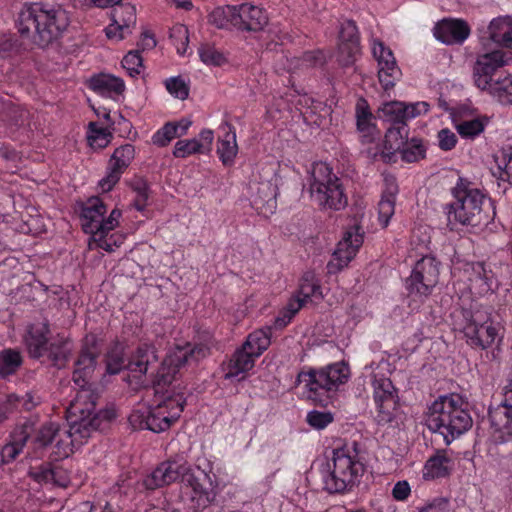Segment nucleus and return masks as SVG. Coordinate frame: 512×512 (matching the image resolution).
Wrapping results in <instances>:
<instances>
[{
	"mask_svg": "<svg viewBox=\"0 0 512 512\" xmlns=\"http://www.w3.org/2000/svg\"><path fill=\"white\" fill-rule=\"evenodd\" d=\"M234 28L240 32L257 33L265 29L269 23L267 11L250 2L233 5Z\"/></svg>",
	"mask_w": 512,
	"mask_h": 512,
	"instance_id": "obj_17",
	"label": "nucleus"
},
{
	"mask_svg": "<svg viewBox=\"0 0 512 512\" xmlns=\"http://www.w3.org/2000/svg\"><path fill=\"white\" fill-rule=\"evenodd\" d=\"M383 117L386 121L390 122L391 125H401L406 124L407 116L405 111V103L399 101H392L384 103L380 109Z\"/></svg>",
	"mask_w": 512,
	"mask_h": 512,
	"instance_id": "obj_41",
	"label": "nucleus"
},
{
	"mask_svg": "<svg viewBox=\"0 0 512 512\" xmlns=\"http://www.w3.org/2000/svg\"><path fill=\"white\" fill-rule=\"evenodd\" d=\"M256 359L254 355L241 346L233 353L227 364L225 379L243 380L246 373L254 367Z\"/></svg>",
	"mask_w": 512,
	"mask_h": 512,
	"instance_id": "obj_27",
	"label": "nucleus"
},
{
	"mask_svg": "<svg viewBox=\"0 0 512 512\" xmlns=\"http://www.w3.org/2000/svg\"><path fill=\"white\" fill-rule=\"evenodd\" d=\"M454 468V461L445 449L436 450L430 456L423 467L422 475L425 480H436L447 478Z\"/></svg>",
	"mask_w": 512,
	"mask_h": 512,
	"instance_id": "obj_24",
	"label": "nucleus"
},
{
	"mask_svg": "<svg viewBox=\"0 0 512 512\" xmlns=\"http://www.w3.org/2000/svg\"><path fill=\"white\" fill-rule=\"evenodd\" d=\"M363 243V234L360 228L352 226L347 229L343 238L338 242L332 255V259L327 264L329 274H336L348 266L349 262L355 257L358 249Z\"/></svg>",
	"mask_w": 512,
	"mask_h": 512,
	"instance_id": "obj_15",
	"label": "nucleus"
},
{
	"mask_svg": "<svg viewBox=\"0 0 512 512\" xmlns=\"http://www.w3.org/2000/svg\"><path fill=\"white\" fill-rule=\"evenodd\" d=\"M165 87L175 98L185 100L189 96V87L180 76L167 79L165 81Z\"/></svg>",
	"mask_w": 512,
	"mask_h": 512,
	"instance_id": "obj_55",
	"label": "nucleus"
},
{
	"mask_svg": "<svg viewBox=\"0 0 512 512\" xmlns=\"http://www.w3.org/2000/svg\"><path fill=\"white\" fill-rule=\"evenodd\" d=\"M307 304L304 299L297 296L296 298L291 299L286 308L283 315V318H278L276 323L279 321L283 322V325H286L291 321V319L295 316V314L305 305Z\"/></svg>",
	"mask_w": 512,
	"mask_h": 512,
	"instance_id": "obj_59",
	"label": "nucleus"
},
{
	"mask_svg": "<svg viewBox=\"0 0 512 512\" xmlns=\"http://www.w3.org/2000/svg\"><path fill=\"white\" fill-rule=\"evenodd\" d=\"M350 377V368L344 362H336L319 369L310 368L297 375L296 383L304 384L307 397L314 402L323 403V396L329 398Z\"/></svg>",
	"mask_w": 512,
	"mask_h": 512,
	"instance_id": "obj_8",
	"label": "nucleus"
},
{
	"mask_svg": "<svg viewBox=\"0 0 512 512\" xmlns=\"http://www.w3.org/2000/svg\"><path fill=\"white\" fill-rule=\"evenodd\" d=\"M50 324L47 319L40 323L27 325L23 336V343L29 356L32 359L41 360L46 354V347L49 344Z\"/></svg>",
	"mask_w": 512,
	"mask_h": 512,
	"instance_id": "obj_20",
	"label": "nucleus"
},
{
	"mask_svg": "<svg viewBox=\"0 0 512 512\" xmlns=\"http://www.w3.org/2000/svg\"><path fill=\"white\" fill-rule=\"evenodd\" d=\"M485 123L476 118L460 122L457 126V132L463 138L473 139L484 131Z\"/></svg>",
	"mask_w": 512,
	"mask_h": 512,
	"instance_id": "obj_50",
	"label": "nucleus"
},
{
	"mask_svg": "<svg viewBox=\"0 0 512 512\" xmlns=\"http://www.w3.org/2000/svg\"><path fill=\"white\" fill-rule=\"evenodd\" d=\"M464 324L461 327L466 343L474 348L486 350L494 343H500L502 337L499 335L500 328L489 315H482L479 311H463Z\"/></svg>",
	"mask_w": 512,
	"mask_h": 512,
	"instance_id": "obj_11",
	"label": "nucleus"
},
{
	"mask_svg": "<svg viewBox=\"0 0 512 512\" xmlns=\"http://www.w3.org/2000/svg\"><path fill=\"white\" fill-rule=\"evenodd\" d=\"M489 420L495 431L512 435V378L504 388L501 402L490 407Z\"/></svg>",
	"mask_w": 512,
	"mask_h": 512,
	"instance_id": "obj_21",
	"label": "nucleus"
},
{
	"mask_svg": "<svg viewBox=\"0 0 512 512\" xmlns=\"http://www.w3.org/2000/svg\"><path fill=\"white\" fill-rule=\"evenodd\" d=\"M89 88L100 96L115 99L125 91V83L120 77L101 73L90 78Z\"/></svg>",
	"mask_w": 512,
	"mask_h": 512,
	"instance_id": "obj_26",
	"label": "nucleus"
},
{
	"mask_svg": "<svg viewBox=\"0 0 512 512\" xmlns=\"http://www.w3.org/2000/svg\"><path fill=\"white\" fill-rule=\"evenodd\" d=\"M24 362L21 352L15 348H5L0 351V378L8 379L15 375Z\"/></svg>",
	"mask_w": 512,
	"mask_h": 512,
	"instance_id": "obj_31",
	"label": "nucleus"
},
{
	"mask_svg": "<svg viewBox=\"0 0 512 512\" xmlns=\"http://www.w3.org/2000/svg\"><path fill=\"white\" fill-rule=\"evenodd\" d=\"M127 362L124 353V347L120 343H115L106 355V369L109 374H117L123 368H127Z\"/></svg>",
	"mask_w": 512,
	"mask_h": 512,
	"instance_id": "obj_40",
	"label": "nucleus"
},
{
	"mask_svg": "<svg viewBox=\"0 0 512 512\" xmlns=\"http://www.w3.org/2000/svg\"><path fill=\"white\" fill-rule=\"evenodd\" d=\"M198 53L201 61L206 65L221 66L226 62L224 55L210 44H202Z\"/></svg>",
	"mask_w": 512,
	"mask_h": 512,
	"instance_id": "obj_49",
	"label": "nucleus"
},
{
	"mask_svg": "<svg viewBox=\"0 0 512 512\" xmlns=\"http://www.w3.org/2000/svg\"><path fill=\"white\" fill-rule=\"evenodd\" d=\"M451 193L454 201L444 206L447 226L451 231L458 226H486L494 218L491 199L467 179L459 177Z\"/></svg>",
	"mask_w": 512,
	"mask_h": 512,
	"instance_id": "obj_3",
	"label": "nucleus"
},
{
	"mask_svg": "<svg viewBox=\"0 0 512 512\" xmlns=\"http://www.w3.org/2000/svg\"><path fill=\"white\" fill-rule=\"evenodd\" d=\"M364 473L359 444L356 441L345 443L332 451L331 460L322 472L323 489L329 494L349 493L359 485Z\"/></svg>",
	"mask_w": 512,
	"mask_h": 512,
	"instance_id": "obj_5",
	"label": "nucleus"
},
{
	"mask_svg": "<svg viewBox=\"0 0 512 512\" xmlns=\"http://www.w3.org/2000/svg\"><path fill=\"white\" fill-rule=\"evenodd\" d=\"M271 343V329H258L251 332L246 341L242 344L244 349L258 358L270 346Z\"/></svg>",
	"mask_w": 512,
	"mask_h": 512,
	"instance_id": "obj_34",
	"label": "nucleus"
},
{
	"mask_svg": "<svg viewBox=\"0 0 512 512\" xmlns=\"http://www.w3.org/2000/svg\"><path fill=\"white\" fill-rule=\"evenodd\" d=\"M372 53L378 64V78L385 90L392 88L401 77V70L397 65L392 50L380 40H374Z\"/></svg>",
	"mask_w": 512,
	"mask_h": 512,
	"instance_id": "obj_19",
	"label": "nucleus"
},
{
	"mask_svg": "<svg viewBox=\"0 0 512 512\" xmlns=\"http://www.w3.org/2000/svg\"><path fill=\"white\" fill-rule=\"evenodd\" d=\"M29 438V432L24 428L15 430L11 435V440L1 450L3 463H10L22 452Z\"/></svg>",
	"mask_w": 512,
	"mask_h": 512,
	"instance_id": "obj_33",
	"label": "nucleus"
},
{
	"mask_svg": "<svg viewBox=\"0 0 512 512\" xmlns=\"http://www.w3.org/2000/svg\"><path fill=\"white\" fill-rule=\"evenodd\" d=\"M16 26L22 38L46 48L62 37L69 26V17L60 5L34 2L22 7Z\"/></svg>",
	"mask_w": 512,
	"mask_h": 512,
	"instance_id": "obj_2",
	"label": "nucleus"
},
{
	"mask_svg": "<svg viewBox=\"0 0 512 512\" xmlns=\"http://www.w3.org/2000/svg\"><path fill=\"white\" fill-rule=\"evenodd\" d=\"M399 151L402 160L407 163L417 162L426 156V146L420 138L406 139Z\"/></svg>",
	"mask_w": 512,
	"mask_h": 512,
	"instance_id": "obj_38",
	"label": "nucleus"
},
{
	"mask_svg": "<svg viewBox=\"0 0 512 512\" xmlns=\"http://www.w3.org/2000/svg\"><path fill=\"white\" fill-rule=\"evenodd\" d=\"M468 23L462 19H444L434 28V36L446 45L462 44L470 35Z\"/></svg>",
	"mask_w": 512,
	"mask_h": 512,
	"instance_id": "obj_23",
	"label": "nucleus"
},
{
	"mask_svg": "<svg viewBox=\"0 0 512 512\" xmlns=\"http://www.w3.org/2000/svg\"><path fill=\"white\" fill-rule=\"evenodd\" d=\"M208 349L203 345L187 344L183 347H176L162 362L158 371L160 381L164 384H171L175 380L180 368L190 363H197L206 357Z\"/></svg>",
	"mask_w": 512,
	"mask_h": 512,
	"instance_id": "obj_13",
	"label": "nucleus"
},
{
	"mask_svg": "<svg viewBox=\"0 0 512 512\" xmlns=\"http://www.w3.org/2000/svg\"><path fill=\"white\" fill-rule=\"evenodd\" d=\"M439 266L440 262L435 257L426 255L415 263L411 274L424 280L428 285L436 287L439 282Z\"/></svg>",
	"mask_w": 512,
	"mask_h": 512,
	"instance_id": "obj_29",
	"label": "nucleus"
},
{
	"mask_svg": "<svg viewBox=\"0 0 512 512\" xmlns=\"http://www.w3.org/2000/svg\"><path fill=\"white\" fill-rule=\"evenodd\" d=\"M482 47L494 49L512 48V17L509 15L493 18L488 26L478 29Z\"/></svg>",
	"mask_w": 512,
	"mask_h": 512,
	"instance_id": "obj_16",
	"label": "nucleus"
},
{
	"mask_svg": "<svg viewBox=\"0 0 512 512\" xmlns=\"http://www.w3.org/2000/svg\"><path fill=\"white\" fill-rule=\"evenodd\" d=\"M15 410H19L18 395L13 393L0 395V422Z\"/></svg>",
	"mask_w": 512,
	"mask_h": 512,
	"instance_id": "obj_56",
	"label": "nucleus"
},
{
	"mask_svg": "<svg viewBox=\"0 0 512 512\" xmlns=\"http://www.w3.org/2000/svg\"><path fill=\"white\" fill-rule=\"evenodd\" d=\"M170 37L173 40H179L180 44L174 43L177 48V52L179 54H184L186 52L188 42H189V36H188V29L184 25H176L172 28Z\"/></svg>",
	"mask_w": 512,
	"mask_h": 512,
	"instance_id": "obj_58",
	"label": "nucleus"
},
{
	"mask_svg": "<svg viewBox=\"0 0 512 512\" xmlns=\"http://www.w3.org/2000/svg\"><path fill=\"white\" fill-rule=\"evenodd\" d=\"M397 186L394 181L389 185L388 192L383 193L378 203L379 222L382 227H387L395 212V198Z\"/></svg>",
	"mask_w": 512,
	"mask_h": 512,
	"instance_id": "obj_36",
	"label": "nucleus"
},
{
	"mask_svg": "<svg viewBox=\"0 0 512 512\" xmlns=\"http://www.w3.org/2000/svg\"><path fill=\"white\" fill-rule=\"evenodd\" d=\"M310 198L321 209L341 210L347 205V196L341 180L324 162L313 163L308 177Z\"/></svg>",
	"mask_w": 512,
	"mask_h": 512,
	"instance_id": "obj_7",
	"label": "nucleus"
},
{
	"mask_svg": "<svg viewBox=\"0 0 512 512\" xmlns=\"http://www.w3.org/2000/svg\"><path fill=\"white\" fill-rule=\"evenodd\" d=\"M488 93L502 104H512V75L497 78Z\"/></svg>",
	"mask_w": 512,
	"mask_h": 512,
	"instance_id": "obj_42",
	"label": "nucleus"
},
{
	"mask_svg": "<svg viewBox=\"0 0 512 512\" xmlns=\"http://www.w3.org/2000/svg\"><path fill=\"white\" fill-rule=\"evenodd\" d=\"M234 10L233 5L215 8L208 16L209 23L219 29L234 28Z\"/></svg>",
	"mask_w": 512,
	"mask_h": 512,
	"instance_id": "obj_44",
	"label": "nucleus"
},
{
	"mask_svg": "<svg viewBox=\"0 0 512 512\" xmlns=\"http://www.w3.org/2000/svg\"><path fill=\"white\" fill-rule=\"evenodd\" d=\"M198 139H185L176 142L173 156L176 158H187L194 154H204Z\"/></svg>",
	"mask_w": 512,
	"mask_h": 512,
	"instance_id": "obj_47",
	"label": "nucleus"
},
{
	"mask_svg": "<svg viewBox=\"0 0 512 512\" xmlns=\"http://www.w3.org/2000/svg\"><path fill=\"white\" fill-rule=\"evenodd\" d=\"M100 355L97 339L94 335L86 336L79 352L78 358L74 364L72 380L79 390L75 397H78L83 390H87L93 394L91 413H97L96 404L99 395L92 388L91 378L97 365V358Z\"/></svg>",
	"mask_w": 512,
	"mask_h": 512,
	"instance_id": "obj_10",
	"label": "nucleus"
},
{
	"mask_svg": "<svg viewBox=\"0 0 512 512\" xmlns=\"http://www.w3.org/2000/svg\"><path fill=\"white\" fill-rule=\"evenodd\" d=\"M300 60L305 67H317L325 63V56L321 51H308L303 54Z\"/></svg>",
	"mask_w": 512,
	"mask_h": 512,
	"instance_id": "obj_63",
	"label": "nucleus"
},
{
	"mask_svg": "<svg viewBox=\"0 0 512 512\" xmlns=\"http://www.w3.org/2000/svg\"><path fill=\"white\" fill-rule=\"evenodd\" d=\"M512 161V146L507 145L501 148L498 154L495 155V162L498 168L506 170L509 163Z\"/></svg>",
	"mask_w": 512,
	"mask_h": 512,
	"instance_id": "obj_64",
	"label": "nucleus"
},
{
	"mask_svg": "<svg viewBox=\"0 0 512 512\" xmlns=\"http://www.w3.org/2000/svg\"><path fill=\"white\" fill-rule=\"evenodd\" d=\"M178 137L180 136L177 127L174 126L173 122H168L153 135L152 142L159 147H165Z\"/></svg>",
	"mask_w": 512,
	"mask_h": 512,
	"instance_id": "obj_53",
	"label": "nucleus"
},
{
	"mask_svg": "<svg viewBox=\"0 0 512 512\" xmlns=\"http://www.w3.org/2000/svg\"><path fill=\"white\" fill-rule=\"evenodd\" d=\"M186 405L184 392L168 395L158 405L149 408L145 413L135 412L130 416L131 423L138 422L140 429H148L155 433L168 430L176 422Z\"/></svg>",
	"mask_w": 512,
	"mask_h": 512,
	"instance_id": "obj_9",
	"label": "nucleus"
},
{
	"mask_svg": "<svg viewBox=\"0 0 512 512\" xmlns=\"http://www.w3.org/2000/svg\"><path fill=\"white\" fill-rule=\"evenodd\" d=\"M439 148L443 151L452 150L457 144V136L450 129H441L437 135Z\"/></svg>",
	"mask_w": 512,
	"mask_h": 512,
	"instance_id": "obj_60",
	"label": "nucleus"
},
{
	"mask_svg": "<svg viewBox=\"0 0 512 512\" xmlns=\"http://www.w3.org/2000/svg\"><path fill=\"white\" fill-rule=\"evenodd\" d=\"M409 128L407 124L391 125L385 134L386 147L392 150H399L408 139Z\"/></svg>",
	"mask_w": 512,
	"mask_h": 512,
	"instance_id": "obj_43",
	"label": "nucleus"
},
{
	"mask_svg": "<svg viewBox=\"0 0 512 512\" xmlns=\"http://www.w3.org/2000/svg\"><path fill=\"white\" fill-rule=\"evenodd\" d=\"M122 67L131 77L140 75L143 69V60L138 50L129 51L122 59Z\"/></svg>",
	"mask_w": 512,
	"mask_h": 512,
	"instance_id": "obj_52",
	"label": "nucleus"
},
{
	"mask_svg": "<svg viewBox=\"0 0 512 512\" xmlns=\"http://www.w3.org/2000/svg\"><path fill=\"white\" fill-rule=\"evenodd\" d=\"M434 288L413 274H410L405 280V289L408 295L420 302H424L432 294Z\"/></svg>",
	"mask_w": 512,
	"mask_h": 512,
	"instance_id": "obj_39",
	"label": "nucleus"
},
{
	"mask_svg": "<svg viewBox=\"0 0 512 512\" xmlns=\"http://www.w3.org/2000/svg\"><path fill=\"white\" fill-rule=\"evenodd\" d=\"M343 42L360 45L358 28L352 20H345L341 23L339 43Z\"/></svg>",
	"mask_w": 512,
	"mask_h": 512,
	"instance_id": "obj_54",
	"label": "nucleus"
},
{
	"mask_svg": "<svg viewBox=\"0 0 512 512\" xmlns=\"http://www.w3.org/2000/svg\"><path fill=\"white\" fill-rule=\"evenodd\" d=\"M158 362L156 349L152 345H140L134 355L127 362V369L132 373L145 375Z\"/></svg>",
	"mask_w": 512,
	"mask_h": 512,
	"instance_id": "obj_28",
	"label": "nucleus"
},
{
	"mask_svg": "<svg viewBox=\"0 0 512 512\" xmlns=\"http://www.w3.org/2000/svg\"><path fill=\"white\" fill-rule=\"evenodd\" d=\"M306 421L312 428L322 430L334 421V413L330 411L312 410L307 413Z\"/></svg>",
	"mask_w": 512,
	"mask_h": 512,
	"instance_id": "obj_51",
	"label": "nucleus"
},
{
	"mask_svg": "<svg viewBox=\"0 0 512 512\" xmlns=\"http://www.w3.org/2000/svg\"><path fill=\"white\" fill-rule=\"evenodd\" d=\"M298 296L304 299L306 303H318L323 299L321 286L314 272L307 271L303 274Z\"/></svg>",
	"mask_w": 512,
	"mask_h": 512,
	"instance_id": "obj_32",
	"label": "nucleus"
},
{
	"mask_svg": "<svg viewBox=\"0 0 512 512\" xmlns=\"http://www.w3.org/2000/svg\"><path fill=\"white\" fill-rule=\"evenodd\" d=\"M128 11V18L122 19V23H119L117 19H114V23L110 24L106 29V36L109 39L120 41L125 38L126 34L131 33V26L136 23L135 7L132 5H126L122 10Z\"/></svg>",
	"mask_w": 512,
	"mask_h": 512,
	"instance_id": "obj_35",
	"label": "nucleus"
},
{
	"mask_svg": "<svg viewBox=\"0 0 512 512\" xmlns=\"http://www.w3.org/2000/svg\"><path fill=\"white\" fill-rule=\"evenodd\" d=\"M93 397L91 392L83 390L67 409L69 427H61L55 422L45 423L37 431L34 444L39 448L53 447L55 459L67 458L73 448L84 444L103 422H110L116 417L113 409L91 413Z\"/></svg>",
	"mask_w": 512,
	"mask_h": 512,
	"instance_id": "obj_1",
	"label": "nucleus"
},
{
	"mask_svg": "<svg viewBox=\"0 0 512 512\" xmlns=\"http://www.w3.org/2000/svg\"><path fill=\"white\" fill-rule=\"evenodd\" d=\"M18 402L19 409L31 411L42 402V398L36 392L29 391L23 396H18Z\"/></svg>",
	"mask_w": 512,
	"mask_h": 512,
	"instance_id": "obj_61",
	"label": "nucleus"
},
{
	"mask_svg": "<svg viewBox=\"0 0 512 512\" xmlns=\"http://www.w3.org/2000/svg\"><path fill=\"white\" fill-rule=\"evenodd\" d=\"M355 116L358 131L364 137H371L375 131V125L372 122L373 114L364 99H360L357 102Z\"/></svg>",
	"mask_w": 512,
	"mask_h": 512,
	"instance_id": "obj_37",
	"label": "nucleus"
},
{
	"mask_svg": "<svg viewBox=\"0 0 512 512\" xmlns=\"http://www.w3.org/2000/svg\"><path fill=\"white\" fill-rule=\"evenodd\" d=\"M427 428L443 436L446 445L466 433L473 424L468 403L459 394L439 397L428 408Z\"/></svg>",
	"mask_w": 512,
	"mask_h": 512,
	"instance_id": "obj_6",
	"label": "nucleus"
},
{
	"mask_svg": "<svg viewBox=\"0 0 512 512\" xmlns=\"http://www.w3.org/2000/svg\"><path fill=\"white\" fill-rule=\"evenodd\" d=\"M134 157L135 147L132 144L126 143L114 150L108 162L106 176L98 183L103 192H109L113 189Z\"/></svg>",
	"mask_w": 512,
	"mask_h": 512,
	"instance_id": "obj_18",
	"label": "nucleus"
},
{
	"mask_svg": "<svg viewBox=\"0 0 512 512\" xmlns=\"http://www.w3.org/2000/svg\"><path fill=\"white\" fill-rule=\"evenodd\" d=\"M107 211L106 205L98 197L88 199L87 204L81 211V226L86 234L91 236L99 235L104 231V214Z\"/></svg>",
	"mask_w": 512,
	"mask_h": 512,
	"instance_id": "obj_22",
	"label": "nucleus"
},
{
	"mask_svg": "<svg viewBox=\"0 0 512 512\" xmlns=\"http://www.w3.org/2000/svg\"><path fill=\"white\" fill-rule=\"evenodd\" d=\"M136 194L133 205L138 211H143L148 205L150 187L147 181L141 177L134 178L130 184Z\"/></svg>",
	"mask_w": 512,
	"mask_h": 512,
	"instance_id": "obj_45",
	"label": "nucleus"
},
{
	"mask_svg": "<svg viewBox=\"0 0 512 512\" xmlns=\"http://www.w3.org/2000/svg\"><path fill=\"white\" fill-rule=\"evenodd\" d=\"M21 50V43L13 36L0 37V56L2 58H9L18 54Z\"/></svg>",
	"mask_w": 512,
	"mask_h": 512,
	"instance_id": "obj_57",
	"label": "nucleus"
},
{
	"mask_svg": "<svg viewBox=\"0 0 512 512\" xmlns=\"http://www.w3.org/2000/svg\"><path fill=\"white\" fill-rule=\"evenodd\" d=\"M112 133L106 128L98 127L94 122L89 123L88 142L94 149H103L111 142Z\"/></svg>",
	"mask_w": 512,
	"mask_h": 512,
	"instance_id": "obj_46",
	"label": "nucleus"
},
{
	"mask_svg": "<svg viewBox=\"0 0 512 512\" xmlns=\"http://www.w3.org/2000/svg\"><path fill=\"white\" fill-rule=\"evenodd\" d=\"M204 478L209 481L210 487H205L196 476L182 455H176L161 462L149 475L142 480V485L147 490H155L181 480L192 488L191 502L195 511L207 508L216 497L212 487V481L205 471H201Z\"/></svg>",
	"mask_w": 512,
	"mask_h": 512,
	"instance_id": "obj_4",
	"label": "nucleus"
},
{
	"mask_svg": "<svg viewBox=\"0 0 512 512\" xmlns=\"http://www.w3.org/2000/svg\"><path fill=\"white\" fill-rule=\"evenodd\" d=\"M45 350L44 358H46V361L53 367L61 369L65 367L69 360L72 344L69 340L62 339L49 343ZM42 362H45V360H42Z\"/></svg>",
	"mask_w": 512,
	"mask_h": 512,
	"instance_id": "obj_30",
	"label": "nucleus"
},
{
	"mask_svg": "<svg viewBox=\"0 0 512 512\" xmlns=\"http://www.w3.org/2000/svg\"><path fill=\"white\" fill-rule=\"evenodd\" d=\"M419 512H450V501L445 497L435 498Z\"/></svg>",
	"mask_w": 512,
	"mask_h": 512,
	"instance_id": "obj_62",
	"label": "nucleus"
},
{
	"mask_svg": "<svg viewBox=\"0 0 512 512\" xmlns=\"http://www.w3.org/2000/svg\"><path fill=\"white\" fill-rule=\"evenodd\" d=\"M360 53V45L350 43H338L337 61L343 67L354 64L357 55Z\"/></svg>",
	"mask_w": 512,
	"mask_h": 512,
	"instance_id": "obj_48",
	"label": "nucleus"
},
{
	"mask_svg": "<svg viewBox=\"0 0 512 512\" xmlns=\"http://www.w3.org/2000/svg\"><path fill=\"white\" fill-rule=\"evenodd\" d=\"M373 397L377 407L375 420L378 425L391 424L395 419L398 401L397 390L392 381L384 376H374L372 381Z\"/></svg>",
	"mask_w": 512,
	"mask_h": 512,
	"instance_id": "obj_14",
	"label": "nucleus"
},
{
	"mask_svg": "<svg viewBox=\"0 0 512 512\" xmlns=\"http://www.w3.org/2000/svg\"><path fill=\"white\" fill-rule=\"evenodd\" d=\"M509 57L502 49L492 47H482L477 52L475 62L472 67V78L475 86L482 91H487L496 82L494 75L496 71L505 66Z\"/></svg>",
	"mask_w": 512,
	"mask_h": 512,
	"instance_id": "obj_12",
	"label": "nucleus"
},
{
	"mask_svg": "<svg viewBox=\"0 0 512 512\" xmlns=\"http://www.w3.org/2000/svg\"><path fill=\"white\" fill-rule=\"evenodd\" d=\"M223 136L219 137L217 143V154L224 166L230 167L234 164L238 153L236 131L232 124L225 121L220 125Z\"/></svg>",
	"mask_w": 512,
	"mask_h": 512,
	"instance_id": "obj_25",
	"label": "nucleus"
}]
</instances>
